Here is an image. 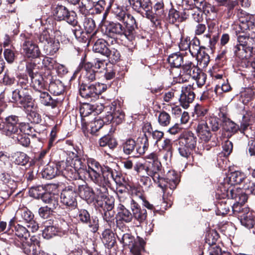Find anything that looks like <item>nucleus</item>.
Listing matches in <instances>:
<instances>
[{"label": "nucleus", "mask_w": 255, "mask_h": 255, "mask_svg": "<svg viewBox=\"0 0 255 255\" xmlns=\"http://www.w3.org/2000/svg\"><path fill=\"white\" fill-rule=\"evenodd\" d=\"M233 51L235 55L240 59H250L255 52V39L249 36L240 35Z\"/></svg>", "instance_id": "f257e3e1"}, {"label": "nucleus", "mask_w": 255, "mask_h": 255, "mask_svg": "<svg viewBox=\"0 0 255 255\" xmlns=\"http://www.w3.org/2000/svg\"><path fill=\"white\" fill-rule=\"evenodd\" d=\"M147 160L146 174L150 176L159 187H164V180L162 179V166L158 159L157 155L152 152L145 157Z\"/></svg>", "instance_id": "f03ea898"}, {"label": "nucleus", "mask_w": 255, "mask_h": 255, "mask_svg": "<svg viewBox=\"0 0 255 255\" xmlns=\"http://www.w3.org/2000/svg\"><path fill=\"white\" fill-rule=\"evenodd\" d=\"M26 223L27 227L30 228L32 232L36 231L39 228L38 224L34 220V215L27 208H19L15 216L9 221L8 227H12L14 224Z\"/></svg>", "instance_id": "7ed1b4c3"}, {"label": "nucleus", "mask_w": 255, "mask_h": 255, "mask_svg": "<svg viewBox=\"0 0 255 255\" xmlns=\"http://www.w3.org/2000/svg\"><path fill=\"white\" fill-rule=\"evenodd\" d=\"M101 172L102 173V175L99 173L93 182L98 186L95 189H101L103 187L107 188V186L110 184L112 181L117 183L120 182V177L116 170L108 166H104Z\"/></svg>", "instance_id": "20e7f679"}, {"label": "nucleus", "mask_w": 255, "mask_h": 255, "mask_svg": "<svg viewBox=\"0 0 255 255\" xmlns=\"http://www.w3.org/2000/svg\"><path fill=\"white\" fill-rule=\"evenodd\" d=\"M81 158L73 152L69 154V157L67 158L66 161H64L66 163V167L63 171L64 176L70 179L76 180L79 178L78 170L80 169V163Z\"/></svg>", "instance_id": "39448f33"}, {"label": "nucleus", "mask_w": 255, "mask_h": 255, "mask_svg": "<svg viewBox=\"0 0 255 255\" xmlns=\"http://www.w3.org/2000/svg\"><path fill=\"white\" fill-rule=\"evenodd\" d=\"M22 53L26 58L32 59L39 57L41 52L39 48L29 36L21 34Z\"/></svg>", "instance_id": "423d86ee"}, {"label": "nucleus", "mask_w": 255, "mask_h": 255, "mask_svg": "<svg viewBox=\"0 0 255 255\" xmlns=\"http://www.w3.org/2000/svg\"><path fill=\"white\" fill-rule=\"evenodd\" d=\"M107 89V85L99 82L95 84H82L79 88V93L83 98L95 99Z\"/></svg>", "instance_id": "0eeeda50"}, {"label": "nucleus", "mask_w": 255, "mask_h": 255, "mask_svg": "<svg viewBox=\"0 0 255 255\" xmlns=\"http://www.w3.org/2000/svg\"><path fill=\"white\" fill-rule=\"evenodd\" d=\"M115 16L118 20L123 22L125 24V28L128 33V40L131 41L134 37V29L137 27L133 16L123 10L116 12Z\"/></svg>", "instance_id": "6e6552de"}, {"label": "nucleus", "mask_w": 255, "mask_h": 255, "mask_svg": "<svg viewBox=\"0 0 255 255\" xmlns=\"http://www.w3.org/2000/svg\"><path fill=\"white\" fill-rule=\"evenodd\" d=\"M95 198L99 206L104 210H112L114 206V199L109 197L108 188L95 189Z\"/></svg>", "instance_id": "1a4fd4ad"}, {"label": "nucleus", "mask_w": 255, "mask_h": 255, "mask_svg": "<svg viewBox=\"0 0 255 255\" xmlns=\"http://www.w3.org/2000/svg\"><path fill=\"white\" fill-rule=\"evenodd\" d=\"M164 182L162 184L164 187H160L163 193V198L166 196L171 195L173 190L176 188L179 182L178 174L174 170H169L167 172L166 177H162Z\"/></svg>", "instance_id": "9d476101"}, {"label": "nucleus", "mask_w": 255, "mask_h": 255, "mask_svg": "<svg viewBox=\"0 0 255 255\" xmlns=\"http://www.w3.org/2000/svg\"><path fill=\"white\" fill-rule=\"evenodd\" d=\"M53 15L57 20H65L72 25H75L77 23L76 13L73 11H69L64 6L58 5L54 8Z\"/></svg>", "instance_id": "9b49d317"}, {"label": "nucleus", "mask_w": 255, "mask_h": 255, "mask_svg": "<svg viewBox=\"0 0 255 255\" xmlns=\"http://www.w3.org/2000/svg\"><path fill=\"white\" fill-rule=\"evenodd\" d=\"M40 242L35 236H32L29 241L19 243L14 242V245L20 248L26 255H36L40 250Z\"/></svg>", "instance_id": "f8f14e48"}, {"label": "nucleus", "mask_w": 255, "mask_h": 255, "mask_svg": "<svg viewBox=\"0 0 255 255\" xmlns=\"http://www.w3.org/2000/svg\"><path fill=\"white\" fill-rule=\"evenodd\" d=\"M104 108L107 112V114L104 117V121L106 124L113 122L116 124H119L124 119L125 114L119 107H117L112 104Z\"/></svg>", "instance_id": "ddd939ff"}, {"label": "nucleus", "mask_w": 255, "mask_h": 255, "mask_svg": "<svg viewBox=\"0 0 255 255\" xmlns=\"http://www.w3.org/2000/svg\"><path fill=\"white\" fill-rule=\"evenodd\" d=\"M195 85L194 83L186 87H182L179 99L181 106L184 109H187L195 98Z\"/></svg>", "instance_id": "4468645a"}, {"label": "nucleus", "mask_w": 255, "mask_h": 255, "mask_svg": "<svg viewBox=\"0 0 255 255\" xmlns=\"http://www.w3.org/2000/svg\"><path fill=\"white\" fill-rule=\"evenodd\" d=\"M66 167V163L64 161H61L56 164L52 163L46 166L42 172L43 178L47 179H51L56 176L62 174L64 176L63 171Z\"/></svg>", "instance_id": "2eb2a0df"}, {"label": "nucleus", "mask_w": 255, "mask_h": 255, "mask_svg": "<svg viewBox=\"0 0 255 255\" xmlns=\"http://www.w3.org/2000/svg\"><path fill=\"white\" fill-rule=\"evenodd\" d=\"M222 192L223 194H226L228 198L234 199L236 201V203L244 204L248 200V193H245L240 188L236 187L227 188L225 186L224 190H222Z\"/></svg>", "instance_id": "dca6fc26"}, {"label": "nucleus", "mask_w": 255, "mask_h": 255, "mask_svg": "<svg viewBox=\"0 0 255 255\" xmlns=\"http://www.w3.org/2000/svg\"><path fill=\"white\" fill-rule=\"evenodd\" d=\"M77 193L72 186L66 187L61 193V202L65 206L74 209L77 205Z\"/></svg>", "instance_id": "f3484780"}, {"label": "nucleus", "mask_w": 255, "mask_h": 255, "mask_svg": "<svg viewBox=\"0 0 255 255\" xmlns=\"http://www.w3.org/2000/svg\"><path fill=\"white\" fill-rule=\"evenodd\" d=\"M19 118L15 115H10L4 119L5 128L4 134L10 137L17 132H20L21 129L18 126Z\"/></svg>", "instance_id": "a211bd4d"}, {"label": "nucleus", "mask_w": 255, "mask_h": 255, "mask_svg": "<svg viewBox=\"0 0 255 255\" xmlns=\"http://www.w3.org/2000/svg\"><path fill=\"white\" fill-rule=\"evenodd\" d=\"M123 202L126 204L128 202H130L132 217L139 223L143 222L146 219L147 217L146 210L144 208H141L134 200L128 198L126 199L125 201L123 200Z\"/></svg>", "instance_id": "6ab92c4d"}, {"label": "nucleus", "mask_w": 255, "mask_h": 255, "mask_svg": "<svg viewBox=\"0 0 255 255\" xmlns=\"http://www.w3.org/2000/svg\"><path fill=\"white\" fill-rule=\"evenodd\" d=\"M9 228H13V232L15 236L18 239H15L11 242L14 244V242H18L19 243L24 242L28 240L30 237V232L28 228L23 226L21 224L16 223L12 227Z\"/></svg>", "instance_id": "aec40b11"}, {"label": "nucleus", "mask_w": 255, "mask_h": 255, "mask_svg": "<svg viewBox=\"0 0 255 255\" xmlns=\"http://www.w3.org/2000/svg\"><path fill=\"white\" fill-rule=\"evenodd\" d=\"M87 164L88 168H87V173L86 174V176H88L94 182L101 172L102 167L100 163L93 158H88Z\"/></svg>", "instance_id": "412c9836"}, {"label": "nucleus", "mask_w": 255, "mask_h": 255, "mask_svg": "<svg viewBox=\"0 0 255 255\" xmlns=\"http://www.w3.org/2000/svg\"><path fill=\"white\" fill-rule=\"evenodd\" d=\"M107 31L110 36H124L128 40V33L126 28L120 23L111 22L107 27Z\"/></svg>", "instance_id": "4be33fe9"}, {"label": "nucleus", "mask_w": 255, "mask_h": 255, "mask_svg": "<svg viewBox=\"0 0 255 255\" xmlns=\"http://www.w3.org/2000/svg\"><path fill=\"white\" fill-rule=\"evenodd\" d=\"M197 71H199V68L191 62L187 61L182 67L179 75L180 79H182V81H186L188 79L192 78Z\"/></svg>", "instance_id": "5701e85b"}, {"label": "nucleus", "mask_w": 255, "mask_h": 255, "mask_svg": "<svg viewBox=\"0 0 255 255\" xmlns=\"http://www.w3.org/2000/svg\"><path fill=\"white\" fill-rule=\"evenodd\" d=\"M196 131L199 137L205 142L211 138L212 133L208 123L204 121H200L197 127Z\"/></svg>", "instance_id": "b1692460"}, {"label": "nucleus", "mask_w": 255, "mask_h": 255, "mask_svg": "<svg viewBox=\"0 0 255 255\" xmlns=\"http://www.w3.org/2000/svg\"><path fill=\"white\" fill-rule=\"evenodd\" d=\"M36 99L44 106L55 108L57 106V102L53 99L51 96L47 92H42V90L35 92Z\"/></svg>", "instance_id": "393cba45"}, {"label": "nucleus", "mask_w": 255, "mask_h": 255, "mask_svg": "<svg viewBox=\"0 0 255 255\" xmlns=\"http://www.w3.org/2000/svg\"><path fill=\"white\" fill-rule=\"evenodd\" d=\"M179 142L182 145H185L188 148L194 149L196 147L197 138L194 134L191 131L185 132L180 137Z\"/></svg>", "instance_id": "a878e982"}, {"label": "nucleus", "mask_w": 255, "mask_h": 255, "mask_svg": "<svg viewBox=\"0 0 255 255\" xmlns=\"http://www.w3.org/2000/svg\"><path fill=\"white\" fill-rule=\"evenodd\" d=\"M18 106L24 108L32 107V98L24 90L18 89Z\"/></svg>", "instance_id": "bb28decb"}, {"label": "nucleus", "mask_w": 255, "mask_h": 255, "mask_svg": "<svg viewBox=\"0 0 255 255\" xmlns=\"http://www.w3.org/2000/svg\"><path fill=\"white\" fill-rule=\"evenodd\" d=\"M245 213L239 218L242 225L248 229L253 228L255 224V215L250 209H245Z\"/></svg>", "instance_id": "cd10ccee"}, {"label": "nucleus", "mask_w": 255, "mask_h": 255, "mask_svg": "<svg viewBox=\"0 0 255 255\" xmlns=\"http://www.w3.org/2000/svg\"><path fill=\"white\" fill-rule=\"evenodd\" d=\"M248 178L246 177L245 174L243 173L236 171L235 172H232L229 177V181L230 182V184L231 185L233 184H240L242 182H245L246 179ZM229 183L227 184H225L223 187H221V191L224 190V187L225 186L227 187L229 186Z\"/></svg>", "instance_id": "c85d7f7f"}, {"label": "nucleus", "mask_w": 255, "mask_h": 255, "mask_svg": "<svg viewBox=\"0 0 255 255\" xmlns=\"http://www.w3.org/2000/svg\"><path fill=\"white\" fill-rule=\"evenodd\" d=\"M123 149L126 154H133V156H137L136 154L137 153L139 154L143 153V151L138 149L135 141L132 139H129L125 142L123 145Z\"/></svg>", "instance_id": "c756f323"}, {"label": "nucleus", "mask_w": 255, "mask_h": 255, "mask_svg": "<svg viewBox=\"0 0 255 255\" xmlns=\"http://www.w3.org/2000/svg\"><path fill=\"white\" fill-rule=\"evenodd\" d=\"M58 200V195L51 192L45 193L42 197V201L45 203L48 204L49 206L48 207L53 210L59 206Z\"/></svg>", "instance_id": "7c9ffc66"}, {"label": "nucleus", "mask_w": 255, "mask_h": 255, "mask_svg": "<svg viewBox=\"0 0 255 255\" xmlns=\"http://www.w3.org/2000/svg\"><path fill=\"white\" fill-rule=\"evenodd\" d=\"M51 80V76H48L46 81V82H48V81H50L48 87L50 92L55 95L61 94L64 91V87L62 82L58 80L54 81H52Z\"/></svg>", "instance_id": "2f4dec72"}, {"label": "nucleus", "mask_w": 255, "mask_h": 255, "mask_svg": "<svg viewBox=\"0 0 255 255\" xmlns=\"http://www.w3.org/2000/svg\"><path fill=\"white\" fill-rule=\"evenodd\" d=\"M118 213L117 214V218L119 220L121 221L127 223H130L133 219L132 213L128 210L125 205L120 204L119 205Z\"/></svg>", "instance_id": "473e14b6"}, {"label": "nucleus", "mask_w": 255, "mask_h": 255, "mask_svg": "<svg viewBox=\"0 0 255 255\" xmlns=\"http://www.w3.org/2000/svg\"><path fill=\"white\" fill-rule=\"evenodd\" d=\"M255 117V114L250 111H246L242 117V120L241 122V132L245 134V131L248 128L249 126L254 122Z\"/></svg>", "instance_id": "72a5a7b5"}, {"label": "nucleus", "mask_w": 255, "mask_h": 255, "mask_svg": "<svg viewBox=\"0 0 255 255\" xmlns=\"http://www.w3.org/2000/svg\"><path fill=\"white\" fill-rule=\"evenodd\" d=\"M189 11L180 13L174 8H171L169 11L168 18L169 21L172 23L176 22H182L187 18L189 15Z\"/></svg>", "instance_id": "f704fd0d"}, {"label": "nucleus", "mask_w": 255, "mask_h": 255, "mask_svg": "<svg viewBox=\"0 0 255 255\" xmlns=\"http://www.w3.org/2000/svg\"><path fill=\"white\" fill-rule=\"evenodd\" d=\"M31 79V85L36 92L42 90L45 86V81L41 75L38 72L29 76Z\"/></svg>", "instance_id": "c9c22d12"}, {"label": "nucleus", "mask_w": 255, "mask_h": 255, "mask_svg": "<svg viewBox=\"0 0 255 255\" xmlns=\"http://www.w3.org/2000/svg\"><path fill=\"white\" fill-rule=\"evenodd\" d=\"M83 73L85 80L92 82L96 79V71L93 69L92 63H85L83 67Z\"/></svg>", "instance_id": "e433bc0d"}, {"label": "nucleus", "mask_w": 255, "mask_h": 255, "mask_svg": "<svg viewBox=\"0 0 255 255\" xmlns=\"http://www.w3.org/2000/svg\"><path fill=\"white\" fill-rule=\"evenodd\" d=\"M13 140L23 146L27 147L30 144L29 138L24 133H23L21 130L20 132H17L11 136L10 137Z\"/></svg>", "instance_id": "4c0bfd02"}, {"label": "nucleus", "mask_w": 255, "mask_h": 255, "mask_svg": "<svg viewBox=\"0 0 255 255\" xmlns=\"http://www.w3.org/2000/svg\"><path fill=\"white\" fill-rule=\"evenodd\" d=\"M109 48L107 46V42L103 39H98L95 42L93 47V51L100 53L103 55H107Z\"/></svg>", "instance_id": "58836bf2"}, {"label": "nucleus", "mask_w": 255, "mask_h": 255, "mask_svg": "<svg viewBox=\"0 0 255 255\" xmlns=\"http://www.w3.org/2000/svg\"><path fill=\"white\" fill-rule=\"evenodd\" d=\"M184 57L179 52L170 55L168 58V62L170 65L174 67L178 68L181 66L183 63Z\"/></svg>", "instance_id": "ea45409f"}, {"label": "nucleus", "mask_w": 255, "mask_h": 255, "mask_svg": "<svg viewBox=\"0 0 255 255\" xmlns=\"http://www.w3.org/2000/svg\"><path fill=\"white\" fill-rule=\"evenodd\" d=\"M59 48V42L54 38L44 45V50L48 55L54 54Z\"/></svg>", "instance_id": "a19ab883"}, {"label": "nucleus", "mask_w": 255, "mask_h": 255, "mask_svg": "<svg viewBox=\"0 0 255 255\" xmlns=\"http://www.w3.org/2000/svg\"><path fill=\"white\" fill-rule=\"evenodd\" d=\"M78 192L80 197L85 200L89 199L93 195H95V189L93 190L86 184L79 186Z\"/></svg>", "instance_id": "79ce46f5"}, {"label": "nucleus", "mask_w": 255, "mask_h": 255, "mask_svg": "<svg viewBox=\"0 0 255 255\" xmlns=\"http://www.w3.org/2000/svg\"><path fill=\"white\" fill-rule=\"evenodd\" d=\"M196 7L202 9L204 13L208 15L213 14L216 15L217 12V8L211 4L204 1L202 3H199L198 5L195 6Z\"/></svg>", "instance_id": "37998d69"}, {"label": "nucleus", "mask_w": 255, "mask_h": 255, "mask_svg": "<svg viewBox=\"0 0 255 255\" xmlns=\"http://www.w3.org/2000/svg\"><path fill=\"white\" fill-rule=\"evenodd\" d=\"M14 163L18 165L24 166L29 160V157L24 152H17L13 155Z\"/></svg>", "instance_id": "c03bdc74"}, {"label": "nucleus", "mask_w": 255, "mask_h": 255, "mask_svg": "<svg viewBox=\"0 0 255 255\" xmlns=\"http://www.w3.org/2000/svg\"><path fill=\"white\" fill-rule=\"evenodd\" d=\"M192 78L195 81V83H193L195 85L196 91L197 92V88H201L205 84L206 75L199 69V71H197V72L195 73V75H193Z\"/></svg>", "instance_id": "a18cd8bd"}, {"label": "nucleus", "mask_w": 255, "mask_h": 255, "mask_svg": "<svg viewBox=\"0 0 255 255\" xmlns=\"http://www.w3.org/2000/svg\"><path fill=\"white\" fill-rule=\"evenodd\" d=\"M220 89V85H217L214 89H210L208 91L204 92L201 97V99L204 100L207 98L211 100H215L217 98L218 95L220 94V92H219Z\"/></svg>", "instance_id": "49530a36"}, {"label": "nucleus", "mask_w": 255, "mask_h": 255, "mask_svg": "<svg viewBox=\"0 0 255 255\" xmlns=\"http://www.w3.org/2000/svg\"><path fill=\"white\" fill-rule=\"evenodd\" d=\"M79 10L83 14H86L95 6V2L92 0H80Z\"/></svg>", "instance_id": "de8ad7c7"}, {"label": "nucleus", "mask_w": 255, "mask_h": 255, "mask_svg": "<svg viewBox=\"0 0 255 255\" xmlns=\"http://www.w3.org/2000/svg\"><path fill=\"white\" fill-rule=\"evenodd\" d=\"M255 95V89L254 88H247L241 94V99L244 104H248L254 99Z\"/></svg>", "instance_id": "09e8293b"}, {"label": "nucleus", "mask_w": 255, "mask_h": 255, "mask_svg": "<svg viewBox=\"0 0 255 255\" xmlns=\"http://www.w3.org/2000/svg\"><path fill=\"white\" fill-rule=\"evenodd\" d=\"M103 242L109 246H114L116 242L114 234L110 230H105L102 234Z\"/></svg>", "instance_id": "8fccbe9b"}, {"label": "nucleus", "mask_w": 255, "mask_h": 255, "mask_svg": "<svg viewBox=\"0 0 255 255\" xmlns=\"http://www.w3.org/2000/svg\"><path fill=\"white\" fill-rule=\"evenodd\" d=\"M45 190L42 186H37L36 187H32L29 190V194L31 197L42 200L43 196L46 193Z\"/></svg>", "instance_id": "3c124183"}, {"label": "nucleus", "mask_w": 255, "mask_h": 255, "mask_svg": "<svg viewBox=\"0 0 255 255\" xmlns=\"http://www.w3.org/2000/svg\"><path fill=\"white\" fill-rule=\"evenodd\" d=\"M224 128L227 132L232 134H235L238 131H240L241 132V126L239 127L238 125L229 119L225 121Z\"/></svg>", "instance_id": "603ef678"}, {"label": "nucleus", "mask_w": 255, "mask_h": 255, "mask_svg": "<svg viewBox=\"0 0 255 255\" xmlns=\"http://www.w3.org/2000/svg\"><path fill=\"white\" fill-rule=\"evenodd\" d=\"M104 123H106L104 121V117L102 120L97 119L94 121L91 122L90 125V127L91 128L90 133L92 134H95L96 133L103 127Z\"/></svg>", "instance_id": "864d4df0"}, {"label": "nucleus", "mask_w": 255, "mask_h": 255, "mask_svg": "<svg viewBox=\"0 0 255 255\" xmlns=\"http://www.w3.org/2000/svg\"><path fill=\"white\" fill-rule=\"evenodd\" d=\"M170 116L164 111L160 112L158 116V123L162 127L167 126L170 124Z\"/></svg>", "instance_id": "5fc2aeb1"}, {"label": "nucleus", "mask_w": 255, "mask_h": 255, "mask_svg": "<svg viewBox=\"0 0 255 255\" xmlns=\"http://www.w3.org/2000/svg\"><path fill=\"white\" fill-rule=\"evenodd\" d=\"M245 209H249V208L244 204L235 203L232 206V211L234 215L238 216L240 218L245 213Z\"/></svg>", "instance_id": "6e6d98bb"}, {"label": "nucleus", "mask_w": 255, "mask_h": 255, "mask_svg": "<svg viewBox=\"0 0 255 255\" xmlns=\"http://www.w3.org/2000/svg\"><path fill=\"white\" fill-rule=\"evenodd\" d=\"M107 53V54L105 55V56L108 57L112 63L116 62L120 59V53L115 48H109Z\"/></svg>", "instance_id": "4d7b16f0"}, {"label": "nucleus", "mask_w": 255, "mask_h": 255, "mask_svg": "<svg viewBox=\"0 0 255 255\" xmlns=\"http://www.w3.org/2000/svg\"><path fill=\"white\" fill-rule=\"evenodd\" d=\"M200 41L198 39H193L190 43L188 50L193 56L197 55L200 53Z\"/></svg>", "instance_id": "13d9d810"}, {"label": "nucleus", "mask_w": 255, "mask_h": 255, "mask_svg": "<svg viewBox=\"0 0 255 255\" xmlns=\"http://www.w3.org/2000/svg\"><path fill=\"white\" fill-rule=\"evenodd\" d=\"M57 229L53 226H47L43 230L42 236L44 238L49 239L56 235Z\"/></svg>", "instance_id": "bf43d9fd"}, {"label": "nucleus", "mask_w": 255, "mask_h": 255, "mask_svg": "<svg viewBox=\"0 0 255 255\" xmlns=\"http://www.w3.org/2000/svg\"><path fill=\"white\" fill-rule=\"evenodd\" d=\"M83 26L87 33H91L95 29V23L91 18H85L83 22Z\"/></svg>", "instance_id": "052dcab7"}, {"label": "nucleus", "mask_w": 255, "mask_h": 255, "mask_svg": "<svg viewBox=\"0 0 255 255\" xmlns=\"http://www.w3.org/2000/svg\"><path fill=\"white\" fill-rule=\"evenodd\" d=\"M220 120L215 117H210L207 121L206 122L208 123V126L210 128L214 131L218 130L220 127V124L219 123Z\"/></svg>", "instance_id": "680f3d73"}, {"label": "nucleus", "mask_w": 255, "mask_h": 255, "mask_svg": "<svg viewBox=\"0 0 255 255\" xmlns=\"http://www.w3.org/2000/svg\"><path fill=\"white\" fill-rule=\"evenodd\" d=\"M117 237L121 242H122L125 245H130L132 243L133 238L128 233L121 234V233H117Z\"/></svg>", "instance_id": "e2e57ef3"}, {"label": "nucleus", "mask_w": 255, "mask_h": 255, "mask_svg": "<svg viewBox=\"0 0 255 255\" xmlns=\"http://www.w3.org/2000/svg\"><path fill=\"white\" fill-rule=\"evenodd\" d=\"M243 188L247 193L255 195V183L252 182L249 179H246Z\"/></svg>", "instance_id": "0e129e2a"}, {"label": "nucleus", "mask_w": 255, "mask_h": 255, "mask_svg": "<svg viewBox=\"0 0 255 255\" xmlns=\"http://www.w3.org/2000/svg\"><path fill=\"white\" fill-rule=\"evenodd\" d=\"M240 17L241 19L239 20L240 22V26L242 29L247 30L253 26L252 22L250 20V16L249 14H247L244 17L241 16Z\"/></svg>", "instance_id": "69168bd1"}, {"label": "nucleus", "mask_w": 255, "mask_h": 255, "mask_svg": "<svg viewBox=\"0 0 255 255\" xmlns=\"http://www.w3.org/2000/svg\"><path fill=\"white\" fill-rule=\"evenodd\" d=\"M154 8L155 11L156 15L161 17L164 15V3L163 0H157Z\"/></svg>", "instance_id": "338daca9"}, {"label": "nucleus", "mask_w": 255, "mask_h": 255, "mask_svg": "<svg viewBox=\"0 0 255 255\" xmlns=\"http://www.w3.org/2000/svg\"><path fill=\"white\" fill-rule=\"evenodd\" d=\"M178 152L180 155L185 158H188L191 154V151L193 150L192 148H188L185 145H182L181 143L179 142Z\"/></svg>", "instance_id": "774afa93"}]
</instances>
